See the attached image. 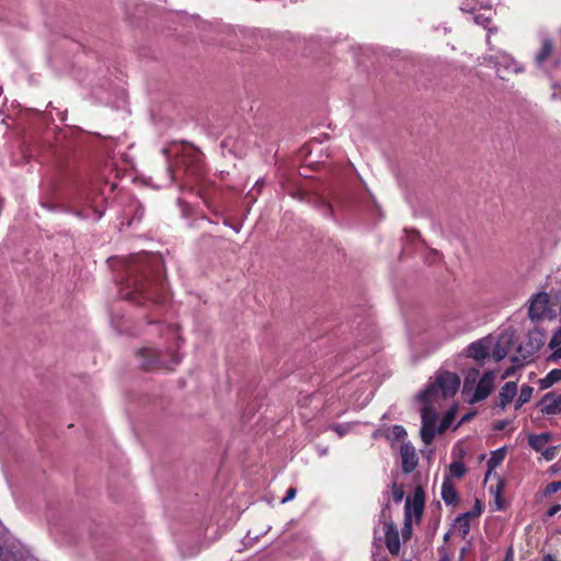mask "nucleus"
Masks as SVG:
<instances>
[{"instance_id": "f257e3e1", "label": "nucleus", "mask_w": 561, "mask_h": 561, "mask_svg": "<svg viewBox=\"0 0 561 561\" xmlns=\"http://www.w3.org/2000/svg\"><path fill=\"white\" fill-rule=\"evenodd\" d=\"M160 264L158 257L141 255L134 259L129 266V275L126 280V291L123 293L124 298L135 300L141 304L142 299L152 300L157 304L165 301L162 291L164 285L162 282L151 275L152 268Z\"/></svg>"}, {"instance_id": "f03ea898", "label": "nucleus", "mask_w": 561, "mask_h": 561, "mask_svg": "<svg viewBox=\"0 0 561 561\" xmlns=\"http://www.w3.org/2000/svg\"><path fill=\"white\" fill-rule=\"evenodd\" d=\"M460 386V378L457 374L442 371L436 374L434 380L427 388L420 392L419 399L423 402H430L439 398L453 397Z\"/></svg>"}, {"instance_id": "7ed1b4c3", "label": "nucleus", "mask_w": 561, "mask_h": 561, "mask_svg": "<svg viewBox=\"0 0 561 561\" xmlns=\"http://www.w3.org/2000/svg\"><path fill=\"white\" fill-rule=\"evenodd\" d=\"M479 370L471 369L468 371L463 380L462 393L468 397L469 403H477L485 400L494 388L495 371H486L479 379Z\"/></svg>"}, {"instance_id": "20e7f679", "label": "nucleus", "mask_w": 561, "mask_h": 561, "mask_svg": "<svg viewBox=\"0 0 561 561\" xmlns=\"http://www.w3.org/2000/svg\"><path fill=\"white\" fill-rule=\"evenodd\" d=\"M138 357L140 360V365L144 369H158V368H164L168 370H171L173 366L178 365L181 360V357L179 354L171 353L170 362H167L164 359V354H162L160 351L153 348V347H142L138 351Z\"/></svg>"}, {"instance_id": "39448f33", "label": "nucleus", "mask_w": 561, "mask_h": 561, "mask_svg": "<svg viewBox=\"0 0 561 561\" xmlns=\"http://www.w3.org/2000/svg\"><path fill=\"white\" fill-rule=\"evenodd\" d=\"M556 316L557 312L553 309L550 296L547 293L540 291L531 296L529 299L528 317L533 321L546 318L552 319Z\"/></svg>"}, {"instance_id": "423d86ee", "label": "nucleus", "mask_w": 561, "mask_h": 561, "mask_svg": "<svg viewBox=\"0 0 561 561\" xmlns=\"http://www.w3.org/2000/svg\"><path fill=\"white\" fill-rule=\"evenodd\" d=\"M465 353L467 357H471L479 362L483 360L491 355V341L489 339L476 341L467 346Z\"/></svg>"}, {"instance_id": "0eeeda50", "label": "nucleus", "mask_w": 561, "mask_h": 561, "mask_svg": "<svg viewBox=\"0 0 561 561\" xmlns=\"http://www.w3.org/2000/svg\"><path fill=\"white\" fill-rule=\"evenodd\" d=\"M436 435L435 431V416L431 413L428 408L422 410V428L421 437L422 440L428 445L432 443Z\"/></svg>"}, {"instance_id": "6e6552de", "label": "nucleus", "mask_w": 561, "mask_h": 561, "mask_svg": "<svg viewBox=\"0 0 561 561\" xmlns=\"http://www.w3.org/2000/svg\"><path fill=\"white\" fill-rule=\"evenodd\" d=\"M385 542L389 552L398 556L400 552V537L399 531L393 523H386L385 526Z\"/></svg>"}, {"instance_id": "1a4fd4ad", "label": "nucleus", "mask_w": 561, "mask_h": 561, "mask_svg": "<svg viewBox=\"0 0 561 561\" xmlns=\"http://www.w3.org/2000/svg\"><path fill=\"white\" fill-rule=\"evenodd\" d=\"M539 405L543 414L553 415L561 413V394L548 392L542 397Z\"/></svg>"}, {"instance_id": "9d476101", "label": "nucleus", "mask_w": 561, "mask_h": 561, "mask_svg": "<svg viewBox=\"0 0 561 561\" xmlns=\"http://www.w3.org/2000/svg\"><path fill=\"white\" fill-rule=\"evenodd\" d=\"M402 469L404 472H412L417 466L415 448L410 443H403L400 448Z\"/></svg>"}, {"instance_id": "9b49d317", "label": "nucleus", "mask_w": 561, "mask_h": 561, "mask_svg": "<svg viewBox=\"0 0 561 561\" xmlns=\"http://www.w3.org/2000/svg\"><path fill=\"white\" fill-rule=\"evenodd\" d=\"M512 348V336L502 334L496 343L491 346V356L495 362L502 360L510 353Z\"/></svg>"}, {"instance_id": "f8f14e48", "label": "nucleus", "mask_w": 561, "mask_h": 561, "mask_svg": "<svg viewBox=\"0 0 561 561\" xmlns=\"http://www.w3.org/2000/svg\"><path fill=\"white\" fill-rule=\"evenodd\" d=\"M517 394V383L514 381L506 382L500 390L499 402L496 408L504 411Z\"/></svg>"}, {"instance_id": "ddd939ff", "label": "nucleus", "mask_w": 561, "mask_h": 561, "mask_svg": "<svg viewBox=\"0 0 561 561\" xmlns=\"http://www.w3.org/2000/svg\"><path fill=\"white\" fill-rule=\"evenodd\" d=\"M385 436L389 442L394 443L403 439L407 436V431L401 425H393L391 427L379 428L374 433V436Z\"/></svg>"}, {"instance_id": "4468645a", "label": "nucleus", "mask_w": 561, "mask_h": 561, "mask_svg": "<svg viewBox=\"0 0 561 561\" xmlns=\"http://www.w3.org/2000/svg\"><path fill=\"white\" fill-rule=\"evenodd\" d=\"M424 501L423 497L415 494L413 500L407 499L405 501V518L410 519L412 516L420 518L423 513Z\"/></svg>"}, {"instance_id": "2eb2a0df", "label": "nucleus", "mask_w": 561, "mask_h": 561, "mask_svg": "<svg viewBox=\"0 0 561 561\" xmlns=\"http://www.w3.org/2000/svg\"><path fill=\"white\" fill-rule=\"evenodd\" d=\"M442 497L446 504H453L457 499L456 489L449 478H445L442 484Z\"/></svg>"}, {"instance_id": "dca6fc26", "label": "nucleus", "mask_w": 561, "mask_h": 561, "mask_svg": "<svg viewBox=\"0 0 561 561\" xmlns=\"http://www.w3.org/2000/svg\"><path fill=\"white\" fill-rule=\"evenodd\" d=\"M505 455V448H499L491 453V456L488 460L486 478L490 476L491 471L494 470L504 460Z\"/></svg>"}, {"instance_id": "f3484780", "label": "nucleus", "mask_w": 561, "mask_h": 561, "mask_svg": "<svg viewBox=\"0 0 561 561\" xmlns=\"http://www.w3.org/2000/svg\"><path fill=\"white\" fill-rule=\"evenodd\" d=\"M470 515H471L470 513H466L461 516H458L455 519L454 527L460 534V536L462 538H465L470 531V523H469Z\"/></svg>"}, {"instance_id": "a211bd4d", "label": "nucleus", "mask_w": 561, "mask_h": 561, "mask_svg": "<svg viewBox=\"0 0 561 561\" xmlns=\"http://www.w3.org/2000/svg\"><path fill=\"white\" fill-rule=\"evenodd\" d=\"M551 53H552V44H551L550 39L545 38L542 41V46H541L540 51L536 55V64L539 67L543 68L545 62H546L547 58L551 55Z\"/></svg>"}, {"instance_id": "6ab92c4d", "label": "nucleus", "mask_w": 561, "mask_h": 561, "mask_svg": "<svg viewBox=\"0 0 561 561\" xmlns=\"http://www.w3.org/2000/svg\"><path fill=\"white\" fill-rule=\"evenodd\" d=\"M549 440L550 435L548 433L530 435L528 438L529 445L537 451L542 450Z\"/></svg>"}, {"instance_id": "aec40b11", "label": "nucleus", "mask_w": 561, "mask_h": 561, "mask_svg": "<svg viewBox=\"0 0 561 561\" xmlns=\"http://www.w3.org/2000/svg\"><path fill=\"white\" fill-rule=\"evenodd\" d=\"M533 392H534L533 387H530L528 385L522 386L519 396H518L516 404H515V409L518 410L525 403H527L531 399Z\"/></svg>"}, {"instance_id": "412c9836", "label": "nucleus", "mask_w": 561, "mask_h": 561, "mask_svg": "<svg viewBox=\"0 0 561 561\" xmlns=\"http://www.w3.org/2000/svg\"><path fill=\"white\" fill-rule=\"evenodd\" d=\"M561 380V368L552 369L540 380L541 388H549Z\"/></svg>"}, {"instance_id": "4be33fe9", "label": "nucleus", "mask_w": 561, "mask_h": 561, "mask_svg": "<svg viewBox=\"0 0 561 561\" xmlns=\"http://www.w3.org/2000/svg\"><path fill=\"white\" fill-rule=\"evenodd\" d=\"M449 473L455 478H461L466 473V467L460 461H454L449 466Z\"/></svg>"}, {"instance_id": "5701e85b", "label": "nucleus", "mask_w": 561, "mask_h": 561, "mask_svg": "<svg viewBox=\"0 0 561 561\" xmlns=\"http://www.w3.org/2000/svg\"><path fill=\"white\" fill-rule=\"evenodd\" d=\"M512 360L514 362V365L504 370L503 375L501 376L502 379H506L513 376L516 368L523 366V363L517 357H513Z\"/></svg>"}, {"instance_id": "b1692460", "label": "nucleus", "mask_w": 561, "mask_h": 561, "mask_svg": "<svg viewBox=\"0 0 561 561\" xmlns=\"http://www.w3.org/2000/svg\"><path fill=\"white\" fill-rule=\"evenodd\" d=\"M503 62H504V67L507 71H512V72L519 71V67L517 66V64L514 60H512L510 57L503 56Z\"/></svg>"}, {"instance_id": "393cba45", "label": "nucleus", "mask_w": 561, "mask_h": 561, "mask_svg": "<svg viewBox=\"0 0 561 561\" xmlns=\"http://www.w3.org/2000/svg\"><path fill=\"white\" fill-rule=\"evenodd\" d=\"M392 496L396 503H400L404 496L403 490L397 484L392 485Z\"/></svg>"}, {"instance_id": "a878e982", "label": "nucleus", "mask_w": 561, "mask_h": 561, "mask_svg": "<svg viewBox=\"0 0 561 561\" xmlns=\"http://www.w3.org/2000/svg\"><path fill=\"white\" fill-rule=\"evenodd\" d=\"M557 346H561V325L560 329L552 335L549 342L550 348H554Z\"/></svg>"}, {"instance_id": "bb28decb", "label": "nucleus", "mask_w": 561, "mask_h": 561, "mask_svg": "<svg viewBox=\"0 0 561 561\" xmlns=\"http://www.w3.org/2000/svg\"><path fill=\"white\" fill-rule=\"evenodd\" d=\"M560 490H561V481H554V482L549 483L546 486L545 493L550 495V494L557 493Z\"/></svg>"}, {"instance_id": "cd10ccee", "label": "nucleus", "mask_w": 561, "mask_h": 561, "mask_svg": "<svg viewBox=\"0 0 561 561\" xmlns=\"http://www.w3.org/2000/svg\"><path fill=\"white\" fill-rule=\"evenodd\" d=\"M333 431L337 433L339 436H344L346 433L350 432L351 425L350 424H336L332 426Z\"/></svg>"}, {"instance_id": "c85d7f7f", "label": "nucleus", "mask_w": 561, "mask_h": 561, "mask_svg": "<svg viewBox=\"0 0 561 561\" xmlns=\"http://www.w3.org/2000/svg\"><path fill=\"white\" fill-rule=\"evenodd\" d=\"M557 453H558V448L557 447H549V448H546L541 451L542 454V457L546 459V460H552L554 459V457L557 456Z\"/></svg>"}, {"instance_id": "c756f323", "label": "nucleus", "mask_w": 561, "mask_h": 561, "mask_svg": "<svg viewBox=\"0 0 561 561\" xmlns=\"http://www.w3.org/2000/svg\"><path fill=\"white\" fill-rule=\"evenodd\" d=\"M474 22L486 27L490 23V18H485L483 14H478L474 16Z\"/></svg>"}, {"instance_id": "7c9ffc66", "label": "nucleus", "mask_w": 561, "mask_h": 561, "mask_svg": "<svg viewBox=\"0 0 561 561\" xmlns=\"http://www.w3.org/2000/svg\"><path fill=\"white\" fill-rule=\"evenodd\" d=\"M296 493H297V491L295 488H289L286 492V496L282 500V503H286V502L294 500L296 496Z\"/></svg>"}, {"instance_id": "2f4dec72", "label": "nucleus", "mask_w": 561, "mask_h": 561, "mask_svg": "<svg viewBox=\"0 0 561 561\" xmlns=\"http://www.w3.org/2000/svg\"><path fill=\"white\" fill-rule=\"evenodd\" d=\"M495 505L499 511L504 510V504H503L501 495H500V486H497L496 491H495Z\"/></svg>"}, {"instance_id": "473e14b6", "label": "nucleus", "mask_w": 561, "mask_h": 561, "mask_svg": "<svg viewBox=\"0 0 561 561\" xmlns=\"http://www.w3.org/2000/svg\"><path fill=\"white\" fill-rule=\"evenodd\" d=\"M508 424H510V421H506V420L497 421L494 424L493 428L495 431H503Z\"/></svg>"}, {"instance_id": "72a5a7b5", "label": "nucleus", "mask_w": 561, "mask_h": 561, "mask_svg": "<svg viewBox=\"0 0 561 561\" xmlns=\"http://www.w3.org/2000/svg\"><path fill=\"white\" fill-rule=\"evenodd\" d=\"M553 350V353L550 355V359L552 360H558V359H561V345L560 346H557Z\"/></svg>"}, {"instance_id": "f704fd0d", "label": "nucleus", "mask_w": 561, "mask_h": 561, "mask_svg": "<svg viewBox=\"0 0 561 561\" xmlns=\"http://www.w3.org/2000/svg\"><path fill=\"white\" fill-rule=\"evenodd\" d=\"M561 510V505H554L552 507L549 508L548 511V515L549 516H553L556 515L559 511Z\"/></svg>"}, {"instance_id": "c9c22d12", "label": "nucleus", "mask_w": 561, "mask_h": 561, "mask_svg": "<svg viewBox=\"0 0 561 561\" xmlns=\"http://www.w3.org/2000/svg\"><path fill=\"white\" fill-rule=\"evenodd\" d=\"M542 561H558L552 554H547L542 558Z\"/></svg>"}, {"instance_id": "e433bc0d", "label": "nucleus", "mask_w": 561, "mask_h": 561, "mask_svg": "<svg viewBox=\"0 0 561 561\" xmlns=\"http://www.w3.org/2000/svg\"><path fill=\"white\" fill-rule=\"evenodd\" d=\"M471 417H472V414H466L465 416H462V419H461L460 423L467 422V421H469Z\"/></svg>"}, {"instance_id": "4c0bfd02", "label": "nucleus", "mask_w": 561, "mask_h": 561, "mask_svg": "<svg viewBox=\"0 0 561 561\" xmlns=\"http://www.w3.org/2000/svg\"><path fill=\"white\" fill-rule=\"evenodd\" d=\"M454 414H455V411L450 410V411H448L447 417L451 419L454 416Z\"/></svg>"}, {"instance_id": "58836bf2", "label": "nucleus", "mask_w": 561, "mask_h": 561, "mask_svg": "<svg viewBox=\"0 0 561 561\" xmlns=\"http://www.w3.org/2000/svg\"><path fill=\"white\" fill-rule=\"evenodd\" d=\"M94 213H95V217H96V219H100V218L102 217V213H99V211H96V210H95Z\"/></svg>"}, {"instance_id": "ea45409f", "label": "nucleus", "mask_w": 561, "mask_h": 561, "mask_svg": "<svg viewBox=\"0 0 561 561\" xmlns=\"http://www.w3.org/2000/svg\"><path fill=\"white\" fill-rule=\"evenodd\" d=\"M78 216H81V217H89L88 214H83L82 211H78Z\"/></svg>"}, {"instance_id": "a19ab883", "label": "nucleus", "mask_w": 561, "mask_h": 561, "mask_svg": "<svg viewBox=\"0 0 561 561\" xmlns=\"http://www.w3.org/2000/svg\"><path fill=\"white\" fill-rule=\"evenodd\" d=\"M474 512H477V515L481 514V508H474Z\"/></svg>"}, {"instance_id": "79ce46f5", "label": "nucleus", "mask_w": 561, "mask_h": 561, "mask_svg": "<svg viewBox=\"0 0 561 561\" xmlns=\"http://www.w3.org/2000/svg\"><path fill=\"white\" fill-rule=\"evenodd\" d=\"M474 512H477V515L481 514V508H474Z\"/></svg>"}, {"instance_id": "37998d69", "label": "nucleus", "mask_w": 561, "mask_h": 561, "mask_svg": "<svg viewBox=\"0 0 561 561\" xmlns=\"http://www.w3.org/2000/svg\"><path fill=\"white\" fill-rule=\"evenodd\" d=\"M448 538H449V534H446V535L444 536V540H445V541H447V540H448Z\"/></svg>"}, {"instance_id": "c03bdc74", "label": "nucleus", "mask_w": 561, "mask_h": 561, "mask_svg": "<svg viewBox=\"0 0 561 561\" xmlns=\"http://www.w3.org/2000/svg\"><path fill=\"white\" fill-rule=\"evenodd\" d=\"M448 426V424H445L439 432H444V430Z\"/></svg>"}]
</instances>
